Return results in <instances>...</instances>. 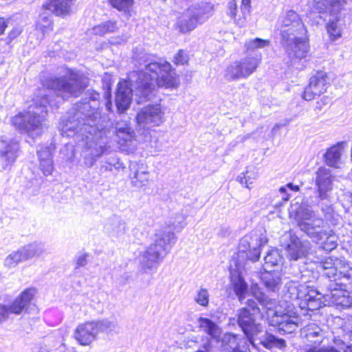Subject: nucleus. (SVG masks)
Segmentation results:
<instances>
[{"label":"nucleus","instance_id":"nucleus-30","mask_svg":"<svg viewBox=\"0 0 352 352\" xmlns=\"http://www.w3.org/2000/svg\"><path fill=\"white\" fill-rule=\"evenodd\" d=\"M314 3L319 12H329L330 15H337L344 9L347 0H314Z\"/></svg>","mask_w":352,"mask_h":352},{"label":"nucleus","instance_id":"nucleus-43","mask_svg":"<svg viewBox=\"0 0 352 352\" xmlns=\"http://www.w3.org/2000/svg\"><path fill=\"white\" fill-rule=\"evenodd\" d=\"M256 178L257 173L254 170H248L245 173H242L239 175L236 180L246 188L250 189L251 185L254 184Z\"/></svg>","mask_w":352,"mask_h":352},{"label":"nucleus","instance_id":"nucleus-10","mask_svg":"<svg viewBox=\"0 0 352 352\" xmlns=\"http://www.w3.org/2000/svg\"><path fill=\"white\" fill-rule=\"evenodd\" d=\"M340 274L344 281L329 283L325 301L329 304L348 308L352 306V292L348 291L346 287L352 285V267L344 265L340 270Z\"/></svg>","mask_w":352,"mask_h":352},{"label":"nucleus","instance_id":"nucleus-5","mask_svg":"<svg viewBox=\"0 0 352 352\" xmlns=\"http://www.w3.org/2000/svg\"><path fill=\"white\" fill-rule=\"evenodd\" d=\"M250 292L258 302L267 309L270 318V324L277 327L280 332L292 333L298 327L300 318L296 314L289 310V306L284 311L278 309L276 301L263 293L258 284H252Z\"/></svg>","mask_w":352,"mask_h":352},{"label":"nucleus","instance_id":"nucleus-1","mask_svg":"<svg viewBox=\"0 0 352 352\" xmlns=\"http://www.w3.org/2000/svg\"><path fill=\"white\" fill-rule=\"evenodd\" d=\"M43 88L38 89L33 99V104L25 112L19 113L12 118V125L29 138L35 140L41 137L47 128V105L58 107L60 101L54 102L48 98L51 91L58 97L67 99L78 97L87 86V78L78 73L72 72L67 77H41Z\"/></svg>","mask_w":352,"mask_h":352},{"label":"nucleus","instance_id":"nucleus-21","mask_svg":"<svg viewBox=\"0 0 352 352\" xmlns=\"http://www.w3.org/2000/svg\"><path fill=\"white\" fill-rule=\"evenodd\" d=\"M282 239L288 240L286 244L285 250L287 252V256L290 260L297 261L308 253L309 243L308 242H302L300 239L293 232L285 233Z\"/></svg>","mask_w":352,"mask_h":352},{"label":"nucleus","instance_id":"nucleus-47","mask_svg":"<svg viewBox=\"0 0 352 352\" xmlns=\"http://www.w3.org/2000/svg\"><path fill=\"white\" fill-rule=\"evenodd\" d=\"M241 12L242 13V17L238 19V21L241 23L243 22H247L248 19L250 16L251 13V0H241Z\"/></svg>","mask_w":352,"mask_h":352},{"label":"nucleus","instance_id":"nucleus-53","mask_svg":"<svg viewBox=\"0 0 352 352\" xmlns=\"http://www.w3.org/2000/svg\"><path fill=\"white\" fill-rule=\"evenodd\" d=\"M321 211L326 218H329L333 213V208L331 204H322L321 206Z\"/></svg>","mask_w":352,"mask_h":352},{"label":"nucleus","instance_id":"nucleus-23","mask_svg":"<svg viewBox=\"0 0 352 352\" xmlns=\"http://www.w3.org/2000/svg\"><path fill=\"white\" fill-rule=\"evenodd\" d=\"M267 243L265 237L255 236H245L241 241L239 248L241 251L246 252L249 260L255 262L260 257V248Z\"/></svg>","mask_w":352,"mask_h":352},{"label":"nucleus","instance_id":"nucleus-31","mask_svg":"<svg viewBox=\"0 0 352 352\" xmlns=\"http://www.w3.org/2000/svg\"><path fill=\"white\" fill-rule=\"evenodd\" d=\"M346 145L345 142H340L327 149L324 155L327 166L336 168L340 167L341 156Z\"/></svg>","mask_w":352,"mask_h":352},{"label":"nucleus","instance_id":"nucleus-8","mask_svg":"<svg viewBox=\"0 0 352 352\" xmlns=\"http://www.w3.org/2000/svg\"><path fill=\"white\" fill-rule=\"evenodd\" d=\"M118 325L116 321L107 318L93 320L78 324L73 337L81 346H90L98 339L100 333L110 334L117 332Z\"/></svg>","mask_w":352,"mask_h":352},{"label":"nucleus","instance_id":"nucleus-33","mask_svg":"<svg viewBox=\"0 0 352 352\" xmlns=\"http://www.w3.org/2000/svg\"><path fill=\"white\" fill-rule=\"evenodd\" d=\"M261 278L268 291L276 292L279 290L281 278L278 271L266 270L261 274Z\"/></svg>","mask_w":352,"mask_h":352},{"label":"nucleus","instance_id":"nucleus-64","mask_svg":"<svg viewBox=\"0 0 352 352\" xmlns=\"http://www.w3.org/2000/svg\"><path fill=\"white\" fill-rule=\"evenodd\" d=\"M106 109L109 111H112L113 104L111 100H108L105 104Z\"/></svg>","mask_w":352,"mask_h":352},{"label":"nucleus","instance_id":"nucleus-15","mask_svg":"<svg viewBox=\"0 0 352 352\" xmlns=\"http://www.w3.org/2000/svg\"><path fill=\"white\" fill-rule=\"evenodd\" d=\"M164 112L160 104H148L139 111L136 116L138 126L148 130L164 122Z\"/></svg>","mask_w":352,"mask_h":352},{"label":"nucleus","instance_id":"nucleus-39","mask_svg":"<svg viewBox=\"0 0 352 352\" xmlns=\"http://www.w3.org/2000/svg\"><path fill=\"white\" fill-rule=\"evenodd\" d=\"M283 257L276 248L270 250L264 258V270H270L272 267L278 266L282 263Z\"/></svg>","mask_w":352,"mask_h":352},{"label":"nucleus","instance_id":"nucleus-49","mask_svg":"<svg viewBox=\"0 0 352 352\" xmlns=\"http://www.w3.org/2000/svg\"><path fill=\"white\" fill-rule=\"evenodd\" d=\"M40 162V168L43 173L46 175H50L54 170L53 166V160L47 159V160L39 161Z\"/></svg>","mask_w":352,"mask_h":352},{"label":"nucleus","instance_id":"nucleus-19","mask_svg":"<svg viewBox=\"0 0 352 352\" xmlns=\"http://www.w3.org/2000/svg\"><path fill=\"white\" fill-rule=\"evenodd\" d=\"M44 252L41 243L34 242L24 245L10 253L4 260V265L8 268L16 267L19 263L38 256Z\"/></svg>","mask_w":352,"mask_h":352},{"label":"nucleus","instance_id":"nucleus-29","mask_svg":"<svg viewBox=\"0 0 352 352\" xmlns=\"http://www.w3.org/2000/svg\"><path fill=\"white\" fill-rule=\"evenodd\" d=\"M185 217L182 214H176L175 217H170L168 220L165 221L163 223H161L158 226H156L154 230L158 232L159 230H162L163 232H168L169 234H172L174 236V245L177 242V236L175 235V231H180L182 230L186 223H185Z\"/></svg>","mask_w":352,"mask_h":352},{"label":"nucleus","instance_id":"nucleus-27","mask_svg":"<svg viewBox=\"0 0 352 352\" xmlns=\"http://www.w3.org/2000/svg\"><path fill=\"white\" fill-rule=\"evenodd\" d=\"M104 150L103 143L96 142L93 140L87 141L82 151L85 165L89 168L91 167L97 159L102 155Z\"/></svg>","mask_w":352,"mask_h":352},{"label":"nucleus","instance_id":"nucleus-12","mask_svg":"<svg viewBox=\"0 0 352 352\" xmlns=\"http://www.w3.org/2000/svg\"><path fill=\"white\" fill-rule=\"evenodd\" d=\"M212 6L208 3H197L189 7L177 19L175 29L183 34L192 31L212 14Z\"/></svg>","mask_w":352,"mask_h":352},{"label":"nucleus","instance_id":"nucleus-22","mask_svg":"<svg viewBox=\"0 0 352 352\" xmlns=\"http://www.w3.org/2000/svg\"><path fill=\"white\" fill-rule=\"evenodd\" d=\"M327 76L322 71L317 72L310 78L309 85L305 89L302 98L307 101L312 100L327 90Z\"/></svg>","mask_w":352,"mask_h":352},{"label":"nucleus","instance_id":"nucleus-36","mask_svg":"<svg viewBox=\"0 0 352 352\" xmlns=\"http://www.w3.org/2000/svg\"><path fill=\"white\" fill-rule=\"evenodd\" d=\"M331 16L332 18L329 19L326 28L330 40L334 41L341 37L342 28L339 14L331 15Z\"/></svg>","mask_w":352,"mask_h":352},{"label":"nucleus","instance_id":"nucleus-61","mask_svg":"<svg viewBox=\"0 0 352 352\" xmlns=\"http://www.w3.org/2000/svg\"><path fill=\"white\" fill-rule=\"evenodd\" d=\"M229 232V228L228 227H221L219 232V235L221 236H226Z\"/></svg>","mask_w":352,"mask_h":352},{"label":"nucleus","instance_id":"nucleus-11","mask_svg":"<svg viewBox=\"0 0 352 352\" xmlns=\"http://www.w3.org/2000/svg\"><path fill=\"white\" fill-rule=\"evenodd\" d=\"M90 107V104L87 102L83 104V107L77 105L74 113H69L71 116L67 119H62L60 122L61 134L67 137L76 136V138L82 136V140L85 137L88 140L89 136L86 135V133H91V126L89 124L85 123L89 113L85 114L84 111L88 110Z\"/></svg>","mask_w":352,"mask_h":352},{"label":"nucleus","instance_id":"nucleus-34","mask_svg":"<svg viewBox=\"0 0 352 352\" xmlns=\"http://www.w3.org/2000/svg\"><path fill=\"white\" fill-rule=\"evenodd\" d=\"M74 0H47L43 5V8L56 15H62L69 11L70 7Z\"/></svg>","mask_w":352,"mask_h":352},{"label":"nucleus","instance_id":"nucleus-57","mask_svg":"<svg viewBox=\"0 0 352 352\" xmlns=\"http://www.w3.org/2000/svg\"><path fill=\"white\" fill-rule=\"evenodd\" d=\"M286 188H287L286 186H283L279 188L280 193H281L283 195L282 199L285 201H288L289 199V197H290V195L289 194L286 193V191H287Z\"/></svg>","mask_w":352,"mask_h":352},{"label":"nucleus","instance_id":"nucleus-20","mask_svg":"<svg viewBox=\"0 0 352 352\" xmlns=\"http://www.w3.org/2000/svg\"><path fill=\"white\" fill-rule=\"evenodd\" d=\"M333 178L331 170L329 168L321 166L317 170L315 184L320 200H329L330 193L333 190Z\"/></svg>","mask_w":352,"mask_h":352},{"label":"nucleus","instance_id":"nucleus-26","mask_svg":"<svg viewBox=\"0 0 352 352\" xmlns=\"http://www.w3.org/2000/svg\"><path fill=\"white\" fill-rule=\"evenodd\" d=\"M129 170L133 186L140 188L148 184L149 173L147 166L144 163L131 162Z\"/></svg>","mask_w":352,"mask_h":352},{"label":"nucleus","instance_id":"nucleus-54","mask_svg":"<svg viewBox=\"0 0 352 352\" xmlns=\"http://www.w3.org/2000/svg\"><path fill=\"white\" fill-rule=\"evenodd\" d=\"M56 346H50L47 343H43L39 346L35 347L33 352H50Z\"/></svg>","mask_w":352,"mask_h":352},{"label":"nucleus","instance_id":"nucleus-45","mask_svg":"<svg viewBox=\"0 0 352 352\" xmlns=\"http://www.w3.org/2000/svg\"><path fill=\"white\" fill-rule=\"evenodd\" d=\"M195 301L202 307H207L209 303V293L205 288L197 290L194 298Z\"/></svg>","mask_w":352,"mask_h":352},{"label":"nucleus","instance_id":"nucleus-3","mask_svg":"<svg viewBox=\"0 0 352 352\" xmlns=\"http://www.w3.org/2000/svg\"><path fill=\"white\" fill-rule=\"evenodd\" d=\"M260 309L254 300L249 299L246 306L238 310L237 322L243 330L248 342L255 346V341H259L267 349L285 347V341L283 339L276 338L267 333L261 324L257 320L260 317Z\"/></svg>","mask_w":352,"mask_h":352},{"label":"nucleus","instance_id":"nucleus-9","mask_svg":"<svg viewBox=\"0 0 352 352\" xmlns=\"http://www.w3.org/2000/svg\"><path fill=\"white\" fill-rule=\"evenodd\" d=\"M288 294L292 300H298L302 309L311 311L318 310L325 305L322 299H325V294L322 295L313 287L306 283L292 281L288 285Z\"/></svg>","mask_w":352,"mask_h":352},{"label":"nucleus","instance_id":"nucleus-24","mask_svg":"<svg viewBox=\"0 0 352 352\" xmlns=\"http://www.w3.org/2000/svg\"><path fill=\"white\" fill-rule=\"evenodd\" d=\"M248 340L236 335L228 333L222 339V352H250Z\"/></svg>","mask_w":352,"mask_h":352},{"label":"nucleus","instance_id":"nucleus-48","mask_svg":"<svg viewBox=\"0 0 352 352\" xmlns=\"http://www.w3.org/2000/svg\"><path fill=\"white\" fill-rule=\"evenodd\" d=\"M54 149L55 147L52 144L47 146H41L40 149L37 151L39 161L52 158V152Z\"/></svg>","mask_w":352,"mask_h":352},{"label":"nucleus","instance_id":"nucleus-14","mask_svg":"<svg viewBox=\"0 0 352 352\" xmlns=\"http://www.w3.org/2000/svg\"><path fill=\"white\" fill-rule=\"evenodd\" d=\"M261 60V55L259 54L256 56H246L234 61L227 67L224 76L228 80L247 78L256 70Z\"/></svg>","mask_w":352,"mask_h":352},{"label":"nucleus","instance_id":"nucleus-16","mask_svg":"<svg viewBox=\"0 0 352 352\" xmlns=\"http://www.w3.org/2000/svg\"><path fill=\"white\" fill-rule=\"evenodd\" d=\"M34 295L35 289L29 288L21 292L10 306L0 304V324L6 321L10 314L19 315L26 310Z\"/></svg>","mask_w":352,"mask_h":352},{"label":"nucleus","instance_id":"nucleus-38","mask_svg":"<svg viewBox=\"0 0 352 352\" xmlns=\"http://www.w3.org/2000/svg\"><path fill=\"white\" fill-rule=\"evenodd\" d=\"M231 282L233 285L234 291L240 302L245 299V294L248 291V284L240 274L232 276Z\"/></svg>","mask_w":352,"mask_h":352},{"label":"nucleus","instance_id":"nucleus-18","mask_svg":"<svg viewBox=\"0 0 352 352\" xmlns=\"http://www.w3.org/2000/svg\"><path fill=\"white\" fill-rule=\"evenodd\" d=\"M0 162L3 168L12 165L20 149L19 140L9 133L1 135L0 140Z\"/></svg>","mask_w":352,"mask_h":352},{"label":"nucleus","instance_id":"nucleus-35","mask_svg":"<svg viewBox=\"0 0 352 352\" xmlns=\"http://www.w3.org/2000/svg\"><path fill=\"white\" fill-rule=\"evenodd\" d=\"M199 328L210 338L218 340L221 336V329L212 320L200 317L198 319Z\"/></svg>","mask_w":352,"mask_h":352},{"label":"nucleus","instance_id":"nucleus-44","mask_svg":"<svg viewBox=\"0 0 352 352\" xmlns=\"http://www.w3.org/2000/svg\"><path fill=\"white\" fill-rule=\"evenodd\" d=\"M238 6L236 3V0H231L228 3L227 6V14L230 16L235 23L236 25H237L239 27H243L246 22L239 23L238 21L239 18H241L243 16L241 15H237L238 12Z\"/></svg>","mask_w":352,"mask_h":352},{"label":"nucleus","instance_id":"nucleus-17","mask_svg":"<svg viewBox=\"0 0 352 352\" xmlns=\"http://www.w3.org/2000/svg\"><path fill=\"white\" fill-rule=\"evenodd\" d=\"M281 43L291 62L295 66L300 60H305L309 52V45L305 36H296Z\"/></svg>","mask_w":352,"mask_h":352},{"label":"nucleus","instance_id":"nucleus-7","mask_svg":"<svg viewBox=\"0 0 352 352\" xmlns=\"http://www.w3.org/2000/svg\"><path fill=\"white\" fill-rule=\"evenodd\" d=\"M174 240L172 234L154 230L152 243L139 253L141 270L145 273L155 272L174 246Z\"/></svg>","mask_w":352,"mask_h":352},{"label":"nucleus","instance_id":"nucleus-59","mask_svg":"<svg viewBox=\"0 0 352 352\" xmlns=\"http://www.w3.org/2000/svg\"><path fill=\"white\" fill-rule=\"evenodd\" d=\"M100 31H98L97 30V26L94 27V32L95 34H97V35H100V36H103L107 33H109L108 30H107V28H100Z\"/></svg>","mask_w":352,"mask_h":352},{"label":"nucleus","instance_id":"nucleus-2","mask_svg":"<svg viewBox=\"0 0 352 352\" xmlns=\"http://www.w3.org/2000/svg\"><path fill=\"white\" fill-rule=\"evenodd\" d=\"M135 59L139 69L130 74L129 80L135 95L138 97V103L151 100L155 95L157 87H177L179 80L166 60L145 53L140 54Z\"/></svg>","mask_w":352,"mask_h":352},{"label":"nucleus","instance_id":"nucleus-25","mask_svg":"<svg viewBox=\"0 0 352 352\" xmlns=\"http://www.w3.org/2000/svg\"><path fill=\"white\" fill-rule=\"evenodd\" d=\"M133 90L126 81L120 82L116 94V105L119 113L126 111L131 104Z\"/></svg>","mask_w":352,"mask_h":352},{"label":"nucleus","instance_id":"nucleus-42","mask_svg":"<svg viewBox=\"0 0 352 352\" xmlns=\"http://www.w3.org/2000/svg\"><path fill=\"white\" fill-rule=\"evenodd\" d=\"M270 44V41L269 40L255 38L246 41L244 44V48L246 52H254L269 47Z\"/></svg>","mask_w":352,"mask_h":352},{"label":"nucleus","instance_id":"nucleus-50","mask_svg":"<svg viewBox=\"0 0 352 352\" xmlns=\"http://www.w3.org/2000/svg\"><path fill=\"white\" fill-rule=\"evenodd\" d=\"M305 352H340L333 346L318 348L317 346H307Z\"/></svg>","mask_w":352,"mask_h":352},{"label":"nucleus","instance_id":"nucleus-41","mask_svg":"<svg viewBox=\"0 0 352 352\" xmlns=\"http://www.w3.org/2000/svg\"><path fill=\"white\" fill-rule=\"evenodd\" d=\"M36 30L43 36L52 30V22L50 13L44 12L40 14L36 23Z\"/></svg>","mask_w":352,"mask_h":352},{"label":"nucleus","instance_id":"nucleus-46","mask_svg":"<svg viewBox=\"0 0 352 352\" xmlns=\"http://www.w3.org/2000/svg\"><path fill=\"white\" fill-rule=\"evenodd\" d=\"M113 7L124 12H129L133 5V0H111Z\"/></svg>","mask_w":352,"mask_h":352},{"label":"nucleus","instance_id":"nucleus-6","mask_svg":"<svg viewBox=\"0 0 352 352\" xmlns=\"http://www.w3.org/2000/svg\"><path fill=\"white\" fill-rule=\"evenodd\" d=\"M174 240L172 234L154 230L152 243L139 253L141 270L145 273L155 272L174 246Z\"/></svg>","mask_w":352,"mask_h":352},{"label":"nucleus","instance_id":"nucleus-13","mask_svg":"<svg viewBox=\"0 0 352 352\" xmlns=\"http://www.w3.org/2000/svg\"><path fill=\"white\" fill-rule=\"evenodd\" d=\"M281 36V43L289 41L296 36H305L306 29L299 15L293 10L285 12L280 17L277 25Z\"/></svg>","mask_w":352,"mask_h":352},{"label":"nucleus","instance_id":"nucleus-56","mask_svg":"<svg viewBox=\"0 0 352 352\" xmlns=\"http://www.w3.org/2000/svg\"><path fill=\"white\" fill-rule=\"evenodd\" d=\"M333 266H336V263H333V259L331 258H327L324 263L322 264V267L324 270L330 268Z\"/></svg>","mask_w":352,"mask_h":352},{"label":"nucleus","instance_id":"nucleus-40","mask_svg":"<svg viewBox=\"0 0 352 352\" xmlns=\"http://www.w3.org/2000/svg\"><path fill=\"white\" fill-rule=\"evenodd\" d=\"M117 137L119 138V143L122 146H127L129 143H131L135 140V132L130 127L129 124H125V128L118 127Z\"/></svg>","mask_w":352,"mask_h":352},{"label":"nucleus","instance_id":"nucleus-62","mask_svg":"<svg viewBox=\"0 0 352 352\" xmlns=\"http://www.w3.org/2000/svg\"><path fill=\"white\" fill-rule=\"evenodd\" d=\"M286 187L288 188L289 190H291L292 191H295V192H297L300 190V188L298 186L294 185L292 183H288L286 185Z\"/></svg>","mask_w":352,"mask_h":352},{"label":"nucleus","instance_id":"nucleus-32","mask_svg":"<svg viewBox=\"0 0 352 352\" xmlns=\"http://www.w3.org/2000/svg\"><path fill=\"white\" fill-rule=\"evenodd\" d=\"M104 229L108 235L114 239L121 238L127 230L126 223L118 217L111 218L105 224Z\"/></svg>","mask_w":352,"mask_h":352},{"label":"nucleus","instance_id":"nucleus-28","mask_svg":"<svg viewBox=\"0 0 352 352\" xmlns=\"http://www.w3.org/2000/svg\"><path fill=\"white\" fill-rule=\"evenodd\" d=\"M300 334L307 342L312 344V346H319L327 336L325 331L315 323H309L304 327L300 331Z\"/></svg>","mask_w":352,"mask_h":352},{"label":"nucleus","instance_id":"nucleus-55","mask_svg":"<svg viewBox=\"0 0 352 352\" xmlns=\"http://www.w3.org/2000/svg\"><path fill=\"white\" fill-rule=\"evenodd\" d=\"M87 255L86 254L80 255L76 259V268H79L85 266L87 263Z\"/></svg>","mask_w":352,"mask_h":352},{"label":"nucleus","instance_id":"nucleus-52","mask_svg":"<svg viewBox=\"0 0 352 352\" xmlns=\"http://www.w3.org/2000/svg\"><path fill=\"white\" fill-rule=\"evenodd\" d=\"M107 28V30H108L109 33L113 32L118 29V26L116 25V23L115 21H107L105 23H101L98 25H97V30L100 31V28Z\"/></svg>","mask_w":352,"mask_h":352},{"label":"nucleus","instance_id":"nucleus-60","mask_svg":"<svg viewBox=\"0 0 352 352\" xmlns=\"http://www.w3.org/2000/svg\"><path fill=\"white\" fill-rule=\"evenodd\" d=\"M7 28V24L3 18H0V35L3 34Z\"/></svg>","mask_w":352,"mask_h":352},{"label":"nucleus","instance_id":"nucleus-37","mask_svg":"<svg viewBox=\"0 0 352 352\" xmlns=\"http://www.w3.org/2000/svg\"><path fill=\"white\" fill-rule=\"evenodd\" d=\"M344 265H349L337 261L336 266H333L324 270V276L329 279V283L344 281V280L342 278V276L340 274V270L343 269Z\"/></svg>","mask_w":352,"mask_h":352},{"label":"nucleus","instance_id":"nucleus-4","mask_svg":"<svg viewBox=\"0 0 352 352\" xmlns=\"http://www.w3.org/2000/svg\"><path fill=\"white\" fill-rule=\"evenodd\" d=\"M301 231L320 245L325 251L331 252L337 247L336 236L330 229L324 230V220L314 210L303 204L289 211Z\"/></svg>","mask_w":352,"mask_h":352},{"label":"nucleus","instance_id":"nucleus-51","mask_svg":"<svg viewBox=\"0 0 352 352\" xmlns=\"http://www.w3.org/2000/svg\"><path fill=\"white\" fill-rule=\"evenodd\" d=\"M187 54L183 50H179L174 57V63L176 65H184L188 62Z\"/></svg>","mask_w":352,"mask_h":352},{"label":"nucleus","instance_id":"nucleus-63","mask_svg":"<svg viewBox=\"0 0 352 352\" xmlns=\"http://www.w3.org/2000/svg\"><path fill=\"white\" fill-rule=\"evenodd\" d=\"M125 124H129L128 123L126 122H118L116 123V126H115V129H116V133H118V127L120 126L122 129H124L125 128Z\"/></svg>","mask_w":352,"mask_h":352},{"label":"nucleus","instance_id":"nucleus-58","mask_svg":"<svg viewBox=\"0 0 352 352\" xmlns=\"http://www.w3.org/2000/svg\"><path fill=\"white\" fill-rule=\"evenodd\" d=\"M59 352H76L74 348H66L64 343H61L58 349Z\"/></svg>","mask_w":352,"mask_h":352}]
</instances>
